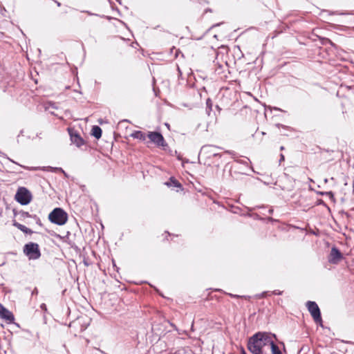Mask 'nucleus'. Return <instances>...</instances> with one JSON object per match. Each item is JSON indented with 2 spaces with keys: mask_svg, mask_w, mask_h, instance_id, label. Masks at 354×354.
<instances>
[{
  "mask_svg": "<svg viewBox=\"0 0 354 354\" xmlns=\"http://www.w3.org/2000/svg\"><path fill=\"white\" fill-rule=\"evenodd\" d=\"M268 294V292H262L261 297H266Z\"/></svg>",
  "mask_w": 354,
  "mask_h": 354,
  "instance_id": "nucleus-25",
  "label": "nucleus"
},
{
  "mask_svg": "<svg viewBox=\"0 0 354 354\" xmlns=\"http://www.w3.org/2000/svg\"><path fill=\"white\" fill-rule=\"evenodd\" d=\"M68 131L71 142L76 147H80L85 144L84 140L75 130L72 128H68Z\"/></svg>",
  "mask_w": 354,
  "mask_h": 354,
  "instance_id": "nucleus-7",
  "label": "nucleus"
},
{
  "mask_svg": "<svg viewBox=\"0 0 354 354\" xmlns=\"http://www.w3.org/2000/svg\"><path fill=\"white\" fill-rule=\"evenodd\" d=\"M13 225L25 234H32L33 233L32 230L16 221L13 222Z\"/></svg>",
  "mask_w": 354,
  "mask_h": 354,
  "instance_id": "nucleus-11",
  "label": "nucleus"
},
{
  "mask_svg": "<svg viewBox=\"0 0 354 354\" xmlns=\"http://www.w3.org/2000/svg\"><path fill=\"white\" fill-rule=\"evenodd\" d=\"M8 159L10 161H11L12 162H13V163L17 164V165H19V164H18V163H17L16 162H15L13 160H11V159H10V158H8ZM19 166H20V165H19ZM21 167H23V166H22V165H21Z\"/></svg>",
  "mask_w": 354,
  "mask_h": 354,
  "instance_id": "nucleus-27",
  "label": "nucleus"
},
{
  "mask_svg": "<svg viewBox=\"0 0 354 354\" xmlns=\"http://www.w3.org/2000/svg\"><path fill=\"white\" fill-rule=\"evenodd\" d=\"M123 122H129V120H123Z\"/></svg>",
  "mask_w": 354,
  "mask_h": 354,
  "instance_id": "nucleus-37",
  "label": "nucleus"
},
{
  "mask_svg": "<svg viewBox=\"0 0 354 354\" xmlns=\"http://www.w3.org/2000/svg\"><path fill=\"white\" fill-rule=\"evenodd\" d=\"M231 297H233V298H239V297H244V298H246L245 296H239L238 295H234V294H232V293H229L228 294Z\"/></svg>",
  "mask_w": 354,
  "mask_h": 354,
  "instance_id": "nucleus-18",
  "label": "nucleus"
},
{
  "mask_svg": "<svg viewBox=\"0 0 354 354\" xmlns=\"http://www.w3.org/2000/svg\"><path fill=\"white\" fill-rule=\"evenodd\" d=\"M343 258V254L340 250L336 247H333L328 256V261L330 263L337 264Z\"/></svg>",
  "mask_w": 354,
  "mask_h": 354,
  "instance_id": "nucleus-8",
  "label": "nucleus"
},
{
  "mask_svg": "<svg viewBox=\"0 0 354 354\" xmlns=\"http://www.w3.org/2000/svg\"><path fill=\"white\" fill-rule=\"evenodd\" d=\"M325 194L329 196L330 197L333 198V193L332 192H326Z\"/></svg>",
  "mask_w": 354,
  "mask_h": 354,
  "instance_id": "nucleus-23",
  "label": "nucleus"
},
{
  "mask_svg": "<svg viewBox=\"0 0 354 354\" xmlns=\"http://www.w3.org/2000/svg\"><path fill=\"white\" fill-rule=\"evenodd\" d=\"M272 212H273V209H269V213L270 214H272Z\"/></svg>",
  "mask_w": 354,
  "mask_h": 354,
  "instance_id": "nucleus-31",
  "label": "nucleus"
},
{
  "mask_svg": "<svg viewBox=\"0 0 354 354\" xmlns=\"http://www.w3.org/2000/svg\"><path fill=\"white\" fill-rule=\"evenodd\" d=\"M276 126L277 127H282L283 128H288V127L283 126V124H277Z\"/></svg>",
  "mask_w": 354,
  "mask_h": 354,
  "instance_id": "nucleus-26",
  "label": "nucleus"
},
{
  "mask_svg": "<svg viewBox=\"0 0 354 354\" xmlns=\"http://www.w3.org/2000/svg\"><path fill=\"white\" fill-rule=\"evenodd\" d=\"M272 293L277 295H282L283 292L278 290H275Z\"/></svg>",
  "mask_w": 354,
  "mask_h": 354,
  "instance_id": "nucleus-19",
  "label": "nucleus"
},
{
  "mask_svg": "<svg viewBox=\"0 0 354 354\" xmlns=\"http://www.w3.org/2000/svg\"><path fill=\"white\" fill-rule=\"evenodd\" d=\"M306 306L314 321L319 324L320 326H323L321 312L318 305L315 301H308L306 303Z\"/></svg>",
  "mask_w": 354,
  "mask_h": 354,
  "instance_id": "nucleus-5",
  "label": "nucleus"
},
{
  "mask_svg": "<svg viewBox=\"0 0 354 354\" xmlns=\"http://www.w3.org/2000/svg\"><path fill=\"white\" fill-rule=\"evenodd\" d=\"M57 5L58 6H60V3L57 2Z\"/></svg>",
  "mask_w": 354,
  "mask_h": 354,
  "instance_id": "nucleus-36",
  "label": "nucleus"
},
{
  "mask_svg": "<svg viewBox=\"0 0 354 354\" xmlns=\"http://www.w3.org/2000/svg\"><path fill=\"white\" fill-rule=\"evenodd\" d=\"M24 167L26 168V169H28L29 170H32V171H35V170H37L39 169L38 167H31V168L26 167Z\"/></svg>",
  "mask_w": 354,
  "mask_h": 354,
  "instance_id": "nucleus-22",
  "label": "nucleus"
},
{
  "mask_svg": "<svg viewBox=\"0 0 354 354\" xmlns=\"http://www.w3.org/2000/svg\"><path fill=\"white\" fill-rule=\"evenodd\" d=\"M271 337L276 336L267 332L256 333L249 338L248 349L252 354H268L267 351Z\"/></svg>",
  "mask_w": 354,
  "mask_h": 354,
  "instance_id": "nucleus-1",
  "label": "nucleus"
},
{
  "mask_svg": "<svg viewBox=\"0 0 354 354\" xmlns=\"http://www.w3.org/2000/svg\"><path fill=\"white\" fill-rule=\"evenodd\" d=\"M218 25H219V24H217L214 25V26H218Z\"/></svg>",
  "mask_w": 354,
  "mask_h": 354,
  "instance_id": "nucleus-39",
  "label": "nucleus"
},
{
  "mask_svg": "<svg viewBox=\"0 0 354 354\" xmlns=\"http://www.w3.org/2000/svg\"><path fill=\"white\" fill-rule=\"evenodd\" d=\"M147 137L151 142L154 143L157 147H162L163 149H165V147L168 146L164 137L160 132L149 131Z\"/></svg>",
  "mask_w": 354,
  "mask_h": 354,
  "instance_id": "nucleus-6",
  "label": "nucleus"
},
{
  "mask_svg": "<svg viewBox=\"0 0 354 354\" xmlns=\"http://www.w3.org/2000/svg\"><path fill=\"white\" fill-rule=\"evenodd\" d=\"M241 354H247L243 348H241Z\"/></svg>",
  "mask_w": 354,
  "mask_h": 354,
  "instance_id": "nucleus-28",
  "label": "nucleus"
},
{
  "mask_svg": "<svg viewBox=\"0 0 354 354\" xmlns=\"http://www.w3.org/2000/svg\"><path fill=\"white\" fill-rule=\"evenodd\" d=\"M280 149H281V150H283V149H284V147L281 146V147H280Z\"/></svg>",
  "mask_w": 354,
  "mask_h": 354,
  "instance_id": "nucleus-35",
  "label": "nucleus"
},
{
  "mask_svg": "<svg viewBox=\"0 0 354 354\" xmlns=\"http://www.w3.org/2000/svg\"><path fill=\"white\" fill-rule=\"evenodd\" d=\"M16 201L22 205H28L32 199L30 192L26 187H19L15 194Z\"/></svg>",
  "mask_w": 354,
  "mask_h": 354,
  "instance_id": "nucleus-4",
  "label": "nucleus"
},
{
  "mask_svg": "<svg viewBox=\"0 0 354 354\" xmlns=\"http://www.w3.org/2000/svg\"><path fill=\"white\" fill-rule=\"evenodd\" d=\"M216 108L218 111H221V109L218 105L216 106Z\"/></svg>",
  "mask_w": 354,
  "mask_h": 354,
  "instance_id": "nucleus-29",
  "label": "nucleus"
},
{
  "mask_svg": "<svg viewBox=\"0 0 354 354\" xmlns=\"http://www.w3.org/2000/svg\"><path fill=\"white\" fill-rule=\"evenodd\" d=\"M212 101L208 98L207 100H206V109H207V113L208 115H209V112L212 111Z\"/></svg>",
  "mask_w": 354,
  "mask_h": 354,
  "instance_id": "nucleus-16",
  "label": "nucleus"
},
{
  "mask_svg": "<svg viewBox=\"0 0 354 354\" xmlns=\"http://www.w3.org/2000/svg\"><path fill=\"white\" fill-rule=\"evenodd\" d=\"M37 294H38V290H37V288H35L32 290V292H31V295H32V296H33V295H37Z\"/></svg>",
  "mask_w": 354,
  "mask_h": 354,
  "instance_id": "nucleus-20",
  "label": "nucleus"
},
{
  "mask_svg": "<svg viewBox=\"0 0 354 354\" xmlns=\"http://www.w3.org/2000/svg\"><path fill=\"white\" fill-rule=\"evenodd\" d=\"M48 219L53 223L63 225L67 222L68 214L62 208L56 207L49 214Z\"/></svg>",
  "mask_w": 354,
  "mask_h": 354,
  "instance_id": "nucleus-3",
  "label": "nucleus"
},
{
  "mask_svg": "<svg viewBox=\"0 0 354 354\" xmlns=\"http://www.w3.org/2000/svg\"><path fill=\"white\" fill-rule=\"evenodd\" d=\"M0 317L9 323L12 322L15 319L13 314L1 304H0Z\"/></svg>",
  "mask_w": 354,
  "mask_h": 354,
  "instance_id": "nucleus-9",
  "label": "nucleus"
},
{
  "mask_svg": "<svg viewBox=\"0 0 354 354\" xmlns=\"http://www.w3.org/2000/svg\"><path fill=\"white\" fill-rule=\"evenodd\" d=\"M214 148H217L214 145H204L202 147L201 149V152H213L212 149Z\"/></svg>",
  "mask_w": 354,
  "mask_h": 354,
  "instance_id": "nucleus-15",
  "label": "nucleus"
},
{
  "mask_svg": "<svg viewBox=\"0 0 354 354\" xmlns=\"http://www.w3.org/2000/svg\"><path fill=\"white\" fill-rule=\"evenodd\" d=\"M37 223L40 224V220L39 218H37Z\"/></svg>",
  "mask_w": 354,
  "mask_h": 354,
  "instance_id": "nucleus-32",
  "label": "nucleus"
},
{
  "mask_svg": "<svg viewBox=\"0 0 354 354\" xmlns=\"http://www.w3.org/2000/svg\"><path fill=\"white\" fill-rule=\"evenodd\" d=\"M91 135L97 139L100 138L102 136L101 128L97 125L93 126L91 130Z\"/></svg>",
  "mask_w": 354,
  "mask_h": 354,
  "instance_id": "nucleus-13",
  "label": "nucleus"
},
{
  "mask_svg": "<svg viewBox=\"0 0 354 354\" xmlns=\"http://www.w3.org/2000/svg\"><path fill=\"white\" fill-rule=\"evenodd\" d=\"M165 125L167 126V127H169V125L168 124L166 123Z\"/></svg>",
  "mask_w": 354,
  "mask_h": 354,
  "instance_id": "nucleus-38",
  "label": "nucleus"
},
{
  "mask_svg": "<svg viewBox=\"0 0 354 354\" xmlns=\"http://www.w3.org/2000/svg\"><path fill=\"white\" fill-rule=\"evenodd\" d=\"M19 214L21 216V218H28V217H31V215L28 212H24V211H20L19 212Z\"/></svg>",
  "mask_w": 354,
  "mask_h": 354,
  "instance_id": "nucleus-17",
  "label": "nucleus"
},
{
  "mask_svg": "<svg viewBox=\"0 0 354 354\" xmlns=\"http://www.w3.org/2000/svg\"><path fill=\"white\" fill-rule=\"evenodd\" d=\"M275 337H271L269 342L268 350H271L272 354H282L279 346L274 343V339Z\"/></svg>",
  "mask_w": 354,
  "mask_h": 354,
  "instance_id": "nucleus-10",
  "label": "nucleus"
},
{
  "mask_svg": "<svg viewBox=\"0 0 354 354\" xmlns=\"http://www.w3.org/2000/svg\"><path fill=\"white\" fill-rule=\"evenodd\" d=\"M24 254L29 260H37L41 257V253L39 245L37 243L28 242L24 245Z\"/></svg>",
  "mask_w": 354,
  "mask_h": 354,
  "instance_id": "nucleus-2",
  "label": "nucleus"
},
{
  "mask_svg": "<svg viewBox=\"0 0 354 354\" xmlns=\"http://www.w3.org/2000/svg\"><path fill=\"white\" fill-rule=\"evenodd\" d=\"M130 136L134 139H138L142 141H144L146 139L145 134L141 131H135L130 135Z\"/></svg>",
  "mask_w": 354,
  "mask_h": 354,
  "instance_id": "nucleus-12",
  "label": "nucleus"
},
{
  "mask_svg": "<svg viewBox=\"0 0 354 354\" xmlns=\"http://www.w3.org/2000/svg\"><path fill=\"white\" fill-rule=\"evenodd\" d=\"M40 308L41 310H43L44 311L47 310L46 305L45 304H41L40 306Z\"/></svg>",
  "mask_w": 354,
  "mask_h": 354,
  "instance_id": "nucleus-21",
  "label": "nucleus"
},
{
  "mask_svg": "<svg viewBox=\"0 0 354 354\" xmlns=\"http://www.w3.org/2000/svg\"><path fill=\"white\" fill-rule=\"evenodd\" d=\"M274 109H275V110H277V111H281V109H279V108H274Z\"/></svg>",
  "mask_w": 354,
  "mask_h": 354,
  "instance_id": "nucleus-33",
  "label": "nucleus"
},
{
  "mask_svg": "<svg viewBox=\"0 0 354 354\" xmlns=\"http://www.w3.org/2000/svg\"><path fill=\"white\" fill-rule=\"evenodd\" d=\"M0 156L6 157V154H4L3 153H1V151H0Z\"/></svg>",
  "mask_w": 354,
  "mask_h": 354,
  "instance_id": "nucleus-30",
  "label": "nucleus"
},
{
  "mask_svg": "<svg viewBox=\"0 0 354 354\" xmlns=\"http://www.w3.org/2000/svg\"><path fill=\"white\" fill-rule=\"evenodd\" d=\"M218 153H213V156H218Z\"/></svg>",
  "mask_w": 354,
  "mask_h": 354,
  "instance_id": "nucleus-34",
  "label": "nucleus"
},
{
  "mask_svg": "<svg viewBox=\"0 0 354 354\" xmlns=\"http://www.w3.org/2000/svg\"><path fill=\"white\" fill-rule=\"evenodd\" d=\"M168 186L174 185L176 187H181V184L174 177L169 178V182L166 183Z\"/></svg>",
  "mask_w": 354,
  "mask_h": 354,
  "instance_id": "nucleus-14",
  "label": "nucleus"
},
{
  "mask_svg": "<svg viewBox=\"0 0 354 354\" xmlns=\"http://www.w3.org/2000/svg\"><path fill=\"white\" fill-rule=\"evenodd\" d=\"M284 159H285L284 156L281 153V154L280 155L279 162H281L283 161V160H284Z\"/></svg>",
  "mask_w": 354,
  "mask_h": 354,
  "instance_id": "nucleus-24",
  "label": "nucleus"
}]
</instances>
